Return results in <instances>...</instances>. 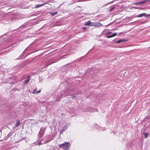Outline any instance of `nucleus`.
Instances as JSON below:
<instances>
[{
    "label": "nucleus",
    "mask_w": 150,
    "mask_h": 150,
    "mask_svg": "<svg viewBox=\"0 0 150 150\" xmlns=\"http://www.w3.org/2000/svg\"><path fill=\"white\" fill-rule=\"evenodd\" d=\"M117 33H114L112 34L111 35H109L107 36V38H110L112 37H113L114 36H115L116 35Z\"/></svg>",
    "instance_id": "20e7f679"
},
{
    "label": "nucleus",
    "mask_w": 150,
    "mask_h": 150,
    "mask_svg": "<svg viewBox=\"0 0 150 150\" xmlns=\"http://www.w3.org/2000/svg\"><path fill=\"white\" fill-rule=\"evenodd\" d=\"M145 3L150 2V0H145Z\"/></svg>",
    "instance_id": "f3484780"
},
{
    "label": "nucleus",
    "mask_w": 150,
    "mask_h": 150,
    "mask_svg": "<svg viewBox=\"0 0 150 150\" xmlns=\"http://www.w3.org/2000/svg\"><path fill=\"white\" fill-rule=\"evenodd\" d=\"M83 29L84 30H85L86 29V28H85V27L83 28Z\"/></svg>",
    "instance_id": "412c9836"
},
{
    "label": "nucleus",
    "mask_w": 150,
    "mask_h": 150,
    "mask_svg": "<svg viewBox=\"0 0 150 150\" xmlns=\"http://www.w3.org/2000/svg\"><path fill=\"white\" fill-rule=\"evenodd\" d=\"M57 12H53L52 13H51V14L52 16H54V15L57 14Z\"/></svg>",
    "instance_id": "9b49d317"
},
{
    "label": "nucleus",
    "mask_w": 150,
    "mask_h": 150,
    "mask_svg": "<svg viewBox=\"0 0 150 150\" xmlns=\"http://www.w3.org/2000/svg\"><path fill=\"white\" fill-rule=\"evenodd\" d=\"M41 129H42V128L40 130V131L39 132L40 136V137H41L43 135V134L42 133L41 134Z\"/></svg>",
    "instance_id": "4468645a"
},
{
    "label": "nucleus",
    "mask_w": 150,
    "mask_h": 150,
    "mask_svg": "<svg viewBox=\"0 0 150 150\" xmlns=\"http://www.w3.org/2000/svg\"><path fill=\"white\" fill-rule=\"evenodd\" d=\"M20 124V121L18 120H17L16 121V122L15 124V125L16 127H18V126Z\"/></svg>",
    "instance_id": "6e6552de"
},
{
    "label": "nucleus",
    "mask_w": 150,
    "mask_h": 150,
    "mask_svg": "<svg viewBox=\"0 0 150 150\" xmlns=\"http://www.w3.org/2000/svg\"><path fill=\"white\" fill-rule=\"evenodd\" d=\"M71 146V144L69 142H64L62 144L59 145L60 147L62 148L64 150L69 149Z\"/></svg>",
    "instance_id": "f257e3e1"
},
{
    "label": "nucleus",
    "mask_w": 150,
    "mask_h": 150,
    "mask_svg": "<svg viewBox=\"0 0 150 150\" xmlns=\"http://www.w3.org/2000/svg\"><path fill=\"white\" fill-rule=\"evenodd\" d=\"M40 90H39L38 91H36L35 92H36V94H37L38 93H40Z\"/></svg>",
    "instance_id": "a211bd4d"
},
{
    "label": "nucleus",
    "mask_w": 150,
    "mask_h": 150,
    "mask_svg": "<svg viewBox=\"0 0 150 150\" xmlns=\"http://www.w3.org/2000/svg\"><path fill=\"white\" fill-rule=\"evenodd\" d=\"M36 90H37V88H35L33 90V93H35V94H36V92H35L36 91Z\"/></svg>",
    "instance_id": "ddd939ff"
},
{
    "label": "nucleus",
    "mask_w": 150,
    "mask_h": 150,
    "mask_svg": "<svg viewBox=\"0 0 150 150\" xmlns=\"http://www.w3.org/2000/svg\"><path fill=\"white\" fill-rule=\"evenodd\" d=\"M122 42V40H119L118 41H117V42H116V43H120L121 42Z\"/></svg>",
    "instance_id": "dca6fc26"
},
{
    "label": "nucleus",
    "mask_w": 150,
    "mask_h": 150,
    "mask_svg": "<svg viewBox=\"0 0 150 150\" xmlns=\"http://www.w3.org/2000/svg\"><path fill=\"white\" fill-rule=\"evenodd\" d=\"M134 4L135 5H137L138 4H140V3H139V2L136 3Z\"/></svg>",
    "instance_id": "6ab92c4d"
},
{
    "label": "nucleus",
    "mask_w": 150,
    "mask_h": 150,
    "mask_svg": "<svg viewBox=\"0 0 150 150\" xmlns=\"http://www.w3.org/2000/svg\"><path fill=\"white\" fill-rule=\"evenodd\" d=\"M143 134L144 135V137L146 138L149 135V133L147 132H144Z\"/></svg>",
    "instance_id": "1a4fd4ad"
},
{
    "label": "nucleus",
    "mask_w": 150,
    "mask_h": 150,
    "mask_svg": "<svg viewBox=\"0 0 150 150\" xmlns=\"http://www.w3.org/2000/svg\"><path fill=\"white\" fill-rule=\"evenodd\" d=\"M146 15V13H144L142 14H138L137 15V17H141L142 16H145Z\"/></svg>",
    "instance_id": "39448f33"
},
{
    "label": "nucleus",
    "mask_w": 150,
    "mask_h": 150,
    "mask_svg": "<svg viewBox=\"0 0 150 150\" xmlns=\"http://www.w3.org/2000/svg\"><path fill=\"white\" fill-rule=\"evenodd\" d=\"M115 8V7L114 6H113V7H112L110 9V11H112L113 10H114V9Z\"/></svg>",
    "instance_id": "2eb2a0df"
},
{
    "label": "nucleus",
    "mask_w": 150,
    "mask_h": 150,
    "mask_svg": "<svg viewBox=\"0 0 150 150\" xmlns=\"http://www.w3.org/2000/svg\"><path fill=\"white\" fill-rule=\"evenodd\" d=\"M127 40H125L124 39H122V42L123 41H127Z\"/></svg>",
    "instance_id": "aec40b11"
},
{
    "label": "nucleus",
    "mask_w": 150,
    "mask_h": 150,
    "mask_svg": "<svg viewBox=\"0 0 150 150\" xmlns=\"http://www.w3.org/2000/svg\"><path fill=\"white\" fill-rule=\"evenodd\" d=\"M102 26V24L99 23H91V26H96V27H101Z\"/></svg>",
    "instance_id": "f03ea898"
},
{
    "label": "nucleus",
    "mask_w": 150,
    "mask_h": 150,
    "mask_svg": "<svg viewBox=\"0 0 150 150\" xmlns=\"http://www.w3.org/2000/svg\"><path fill=\"white\" fill-rule=\"evenodd\" d=\"M139 3L140 4H144L145 3V0L144 1H141L139 2Z\"/></svg>",
    "instance_id": "f8f14e48"
},
{
    "label": "nucleus",
    "mask_w": 150,
    "mask_h": 150,
    "mask_svg": "<svg viewBox=\"0 0 150 150\" xmlns=\"http://www.w3.org/2000/svg\"><path fill=\"white\" fill-rule=\"evenodd\" d=\"M68 125H64V127H63L62 129L60 131V133H62L65 130L67 129L68 127Z\"/></svg>",
    "instance_id": "7ed1b4c3"
},
{
    "label": "nucleus",
    "mask_w": 150,
    "mask_h": 150,
    "mask_svg": "<svg viewBox=\"0 0 150 150\" xmlns=\"http://www.w3.org/2000/svg\"><path fill=\"white\" fill-rule=\"evenodd\" d=\"M46 4V3H44L43 4H38L36 6L35 8H38V7H41V6H43L45 4Z\"/></svg>",
    "instance_id": "423d86ee"
},
{
    "label": "nucleus",
    "mask_w": 150,
    "mask_h": 150,
    "mask_svg": "<svg viewBox=\"0 0 150 150\" xmlns=\"http://www.w3.org/2000/svg\"><path fill=\"white\" fill-rule=\"evenodd\" d=\"M41 144H41V143H39V145H41Z\"/></svg>",
    "instance_id": "4be33fe9"
},
{
    "label": "nucleus",
    "mask_w": 150,
    "mask_h": 150,
    "mask_svg": "<svg viewBox=\"0 0 150 150\" xmlns=\"http://www.w3.org/2000/svg\"><path fill=\"white\" fill-rule=\"evenodd\" d=\"M148 16H149V15H149V14H148Z\"/></svg>",
    "instance_id": "5701e85b"
},
{
    "label": "nucleus",
    "mask_w": 150,
    "mask_h": 150,
    "mask_svg": "<svg viewBox=\"0 0 150 150\" xmlns=\"http://www.w3.org/2000/svg\"><path fill=\"white\" fill-rule=\"evenodd\" d=\"M30 79V77L29 76L28 79L25 81V84L27 83L29 81Z\"/></svg>",
    "instance_id": "9d476101"
},
{
    "label": "nucleus",
    "mask_w": 150,
    "mask_h": 150,
    "mask_svg": "<svg viewBox=\"0 0 150 150\" xmlns=\"http://www.w3.org/2000/svg\"><path fill=\"white\" fill-rule=\"evenodd\" d=\"M91 22L90 21H88L86 23H85V25H89L91 26Z\"/></svg>",
    "instance_id": "0eeeda50"
}]
</instances>
